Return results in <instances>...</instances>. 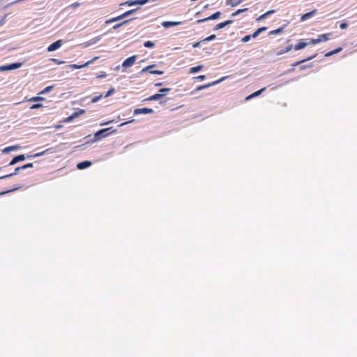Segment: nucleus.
<instances>
[{"label": "nucleus", "mask_w": 357, "mask_h": 357, "mask_svg": "<svg viewBox=\"0 0 357 357\" xmlns=\"http://www.w3.org/2000/svg\"><path fill=\"white\" fill-rule=\"evenodd\" d=\"M63 44V40H58L54 43H52V44H50L48 47H47V51L48 52H54V51H56V50H58L59 48L61 47V46Z\"/></svg>", "instance_id": "obj_8"}, {"label": "nucleus", "mask_w": 357, "mask_h": 357, "mask_svg": "<svg viewBox=\"0 0 357 357\" xmlns=\"http://www.w3.org/2000/svg\"><path fill=\"white\" fill-rule=\"evenodd\" d=\"M259 35V33H257V31L256 30L252 34H251L252 38H256Z\"/></svg>", "instance_id": "obj_48"}, {"label": "nucleus", "mask_w": 357, "mask_h": 357, "mask_svg": "<svg viewBox=\"0 0 357 357\" xmlns=\"http://www.w3.org/2000/svg\"><path fill=\"white\" fill-rule=\"evenodd\" d=\"M144 46L146 48H151L155 46V43L151 40H147L144 42Z\"/></svg>", "instance_id": "obj_26"}, {"label": "nucleus", "mask_w": 357, "mask_h": 357, "mask_svg": "<svg viewBox=\"0 0 357 357\" xmlns=\"http://www.w3.org/2000/svg\"><path fill=\"white\" fill-rule=\"evenodd\" d=\"M44 98L42 97L36 96V97H33V98H31L30 101H39V100H42Z\"/></svg>", "instance_id": "obj_39"}, {"label": "nucleus", "mask_w": 357, "mask_h": 357, "mask_svg": "<svg viewBox=\"0 0 357 357\" xmlns=\"http://www.w3.org/2000/svg\"><path fill=\"white\" fill-rule=\"evenodd\" d=\"M162 85V83H161V82H158V83L155 84V86H157V87L160 86Z\"/></svg>", "instance_id": "obj_54"}, {"label": "nucleus", "mask_w": 357, "mask_h": 357, "mask_svg": "<svg viewBox=\"0 0 357 357\" xmlns=\"http://www.w3.org/2000/svg\"><path fill=\"white\" fill-rule=\"evenodd\" d=\"M86 111L84 109H78L77 111L73 112L70 116H69L68 117H67L66 119H65V122H70L71 121H73L74 119L75 118H77L78 116H79L80 115L82 114H85Z\"/></svg>", "instance_id": "obj_7"}, {"label": "nucleus", "mask_w": 357, "mask_h": 357, "mask_svg": "<svg viewBox=\"0 0 357 357\" xmlns=\"http://www.w3.org/2000/svg\"><path fill=\"white\" fill-rule=\"evenodd\" d=\"M251 36L250 35H246L242 39H241V42L242 43H247L248 42L250 39H251Z\"/></svg>", "instance_id": "obj_33"}, {"label": "nucleus", "mask_w": 357, "mask_h": 357, "mask_svg": "<svg viewBox=\"0 0 357 357\" xmlns=\"http://www.w3.org/2000/svg\"><path fill=\"white\" fill-rule=\"evenodd\" d=\"M265 90H266V87L262 88V89H259V90H258V91L251 93L250 95L248 96L245 98V100H250V99H252L253 98H255V97L259 96L260 94H261L262 92H264Z\"/></svg>", "instance_id": "obj_13"}, {"label": "nucleus", "mask_w": 357, "mask_h": 357, "mask_svg": "<svg viewBox=\"0 0 357 357\" xmlns=\"http://www.w3.org/2000/svg\"><path fill=\"white\" fill-rule=\"evenodd\" d=\"M348 27V24L346 22H342L340 24V28L341 29H345Z\"/></svg>", "instance_id": "obj_40"}, {"label": "nucleus", "mask_w": 357, "mask_h": 357, "mask_svg": "<svg viewBox=\"0 0 357 357\" xmlns=\"http://www.w3.org/2000/svg\"><path fill=\"white\" fill-rule=\"evenodd\" d=\"M232 23H233V20H229L223 22L225 27L227 25L231 24Z\"/></svg>", "instance_id": "obj_44"}, {"label": "nucleus", "mask_w": 357, "mask_h": 357, "mask_svg": "<svg viewBox=\"0 0 357 357\" xmlns=\"http://www.w3.org/2000/svg\"><path fill=\"white\" fill-rule=\"evenodd\" d=\"M96 58H94L92 60H90L87 62H86L84 64H82V65H78V64H70V65H68L67 66L68 68H73V69H81L82 68H84V67H86L88 66L89 64L92 63L93 60L96 59Z\"/></svg>", "instance_id": "obj_9"}, {"label": "nucleus", "mask_w": 357, "mask_h": 357, "mask_svg": "<svg viewBox=\"0 0 357 357\" xmlns=\"http://www.w3.org/2000/svg\"><path fill=\"white\" fill-rule=\"evenodd\" d=\"M275 13V10H268L267 11L266 13H264L263 15H260L257 19V21H261V20H263L264 19H266L268 16L271 15V14L274 13Z\"/></svg>", "instance_id": "obj_18"}, {"label": "nucleus", "mask_w": 357, "mask_h": 357, "mask_svg": "<svg viewBox=\"0 0 357 357\" xmlns=\"http://www.w3.org/2000/svg\"><path fill=\"white\" fill-rule=\"evenodd\" d=\"M112 128V127L106 128H102V129H100V130H98L94 132V134H105V132H107V134H114L115 132L117 131L116 130H112L111 132H107Z\"/></svg>", "instance_id": "obj_15"}, {"label": "nucleus", "mask_w": 357, "mask_h": 357, "mask_svg": "<svg viewBox=\"0 0 357 357\" xmlns=\"http://www.w3.org/2000/svg\"><path fill=\"white\" fill-rule=\"evenodd\" d=\"M119 69H120V66L119 65L114 68L115 70H119Z\"/></svg>", "instance_id": "obj_55"}, {"label": "nucleus", "mask_w": 357, "mask_h": 357, "mask_svg": "<svg viewBox=\"0 0 357 357\" xmlns=\"http://www.w3.org/2000/svg\"><path fill=\"white\" fill-rule=\"evenodd\" d=\"M54 89V86H48L45 87L40 93V94H45L49 92H50Z\"/></svg>", "instance_id": "obj_25"}, {"label": "nucleus", "mask_w": 357, "mask_h": 357, "mask_svg": "<svg viewBox=\"0 0 357 357\" xmlns=\"http://www.w3.org/2000/svg\"><path fill=\"white\" fill-rule=\"evenodd\" d=\"M42 107H43L42 104H40V103H36V104H33L30 108L31 109H36L40 108Z\"/></svg>", "instance_id": "obj_34"}, {"label": "nucleus", "mask_w": 357, "mask_h": 357, "mask_svg": "<svg viewBox=\"0 0 357 357\" xmlns=\"http://www.w3.org/2000/svg\"><path fill=\"white\" fill-rule=\"evenodd\" d=\"M7 70H10L8 64L0 66V71H7Z\"/></svg>", "instance_id": "obj_36"}, {"label": "nucleus", "mask_w": 357, "mask_h": 357, "mask_svg": "<svg viewBox=\"0 0 357 357\" xmlns=\"http://www.w3.org/2000/svg\"><path fill=\"white\" fill-rule=\"evenodd\" d=\"M155 0H129L126 2H123L120 4V6H132L135 5H141L143 6L146 3H147L149 1H154Z\"/></svg>", "instance_id": "obj_3"}, {"label": "nucleus", "mask_w": 357, "mask_h": 357, "mask_svg": "<svg viewBox=\"0 0 357 357\" xmlns=\"http://www.w3.org/2000/svg\"><path fill=\"white\" fill-rule=\"evenodd\" d=\"M243 1H244V0H238L237 1L234 2V3L231 4V6L232 7L237 6L238 5L241 3Z\"/></svg>", "instance_id": "obj_42"}, {"label": "nucleus", "mask_w": 357, "mask_h": 357, "mask_svg": "<svg viewBox=\"0 0 357 357\" xmlns=\"http://www.w3.org/2000/svg\"><path fill=\"white\" fill-rule=\"evenodd\" d=\"M163 96H165L164 93H156L149 96V98L144 100V101H153V100H158L161 99Z\"/></svg>", "instance_id": "obj_11"}, {"label": "nucleus", "mask_w": 357, "mask_h": 357, "mask_svg": "<svg viewBox=\"0 0 357 357\" xmlns=\"http://www.w3.org/2000/svg\"><path fill=\"white\" fill-rule=\"evenodd\" d=\"M195 78L197 79H199L200 81H202V80L205 79L206 76L202 75H199V76H197V77H196Z\"/></svg>", "instance_id": "obj_47"}, {"label": "nucleus", "mask_w": 357, "mask_h": 357, "mask_svg": "<svg viewBox=\"0 0 357 357\" xmlns=\"http://www.w3.org/2000/svg\"><path fill=\"white\" fill-rule=\"evenodd\" d=\"M135 17H133V18H131V19H129V20H125V21H123V22H121V23H119V24H116L114 25V26H112V28L110 30H109V31H108V33L112 32V30H116V29H118L119 28H120V27H121V26H122L123 25L128 24L129 22H130V21H132V20H135Z\"/></svg>", "instance_id": "obj_12"}, {"label": "nucleus", "mask_w": 357, "mask_h": 357, "mask_svg": "<svg viewBox=\"0 0 357 357\" xmlns=\"http://www.w3.org/2000/svg\"><path fill=\"white\" fill-rule=\"evenodd\" d=\"M139 9V8H134V9L128 10L121 15H119L116 17H113L112 19L106 20L105 24H111V23L121 20L126 17H129L130 15H132L133 13H136Z\"/></svg>", "instance_id": "obj_1"}, {"label": "nucleus", "mask_w": 357, "mask_h": 357, "mask_svg": "<svg viewBox=\"0 0 357 357\" xmlns=\"http://www.w3.org/2000/svg\"><path fill=\"white\" fill-rule=\"evenodd\" d=\"M80 4L81 3H79V2H75V3H72V4H70L69 6V7H70L72 8H76L79 7L80 6Z\"/></svg>", "instance_id": "obj_37"}, {"label": "nucleus", "mask_w": 357, "mask_h": 357, "mask_svg": "<svg viewBox=\"0 0 357 357\" xmlns=\"http://www.w3.org/2000/svg\"><path fill=\"white\" fill-rule=\"evenodd\" d=\"M107 33H104V35H105ZM102 35L101 36H97V37H95L92 39H91L90 40H89L86 43V47H88V46H90V45H94L96 43H97L98 41L100 40V39L102 38Z\"/></svg>", "instance_id": "obj_14"}, {"label": "nucleus", "mask_w": 357, "mask_h": 357, "mask_svg": "<svg viewBox=\"0 0 357 357\" xmlns=\"http://www.w3.org/2000/svg\"><path fill=\"white\" fill-rule=\"evenodd\" d=\"M102 98V95L100 94V96H96V97H93L92 99H91V102L92 103H95V102H98L101 98Z\"/></svg>", "instance_id": "obj_32"}, {"label": "nucleus", "mask_w": 357, "mask_h": 357, "mask_svg": "<svg viewBox=\"0 0 357 357\" xmlns=\"http://www.w3.org/2000/svg\"><path fill=\"white\" fill-rule=\"evenodd\" d=\"M220 15H221V12L217 11L215 13H213V15L208 17V20H217L218 18H219Z\"/></svg>", "instance_id": "obj_23"}, {"label": "nucleus", "mask_w": 357, "mask_h": 357, "mask_svg": "<svg viewBox=\"0 0 357 357\" xmlns=\"http://www.w3.org/2000/svg\"><path fill=\"white\" fill-rule=\"evenodd\" d=\"M115 92L114 88H111L104 96L105 98H107L110 96H112Z\"/></svg>", "instance_id": "obj_31"}, {"label": "nucleus", "mask_w": 357, "mask_h": 357, "mask_svg": "<svg viewBox=\"0 0 357 357\" xmlns=\"http://www.w3.org/2000/svg\"><path fill=\"white\" fill-rule=\"evenodd\" d=\"M111 122H112V121L107 122V123H102V125H107V124L110 123Z\"/></svg>", "instance_id": "obj_57"}, {"label": "nucleus", "mask_w": 357, "mask_h": 357, "mask_svg": "<svg viewBox=\"0 0 357 357\" xmlns=\"http://www.w3.org/2000/svg\"><path fill=\"white\" fill-rule=\"evenodd\" d=\"M317 13V10L314 9L310 12H308L307 13H305L303 14L301 17V21H305L307 20V19H309L310 17H312L315 13Z\"/></svg>", "instance_id": "obj_16"}, {"label": "nucleus", "mask_w": 357, "mask_h": 357, "mask_svg": "<svg viewBox=\"0 0 357 357\" xmlns=\"http://www.w3.org/2000/svg\"><path fill=\"white\" fill-rule=\"evenodd\" d=\"M308 43L305 42H300L294 46L296 50H300L307 47Z\"/></svg>", "instance_id": "obj_22"}, {"label": "nucleus", "mask_w": 357, "mask_h": 357, "mask_svg": "<svg viewBox=\"0 0 357 357\" xmlns=\"http://www.w3.org/2000/svg\"><path fill=\"white\" fill-rule=\"evenodd\" d=\"M223 28H225L224 24H223V22H220V23H218V24H216L214 26L213 30V31H218V30L223 29Z\"/></svg>", "instance_id": "obj_30"}, {"label": "nucleus", "mask_w": 357, "mask_h": 357, "mask_svg": "<svg viewBox=\"0 0 357 357\" xmlns=\"http://www.w3.org/2000/svg\"><path fill=\"white\" fill-rule=\"evenodd\" d=\"M248 10V8H243V9H238L237 10L236 12L233 13L231 14V16L232 17H236L238 15L242 13H244L245 11H247Z\"/></svg>", "instance_id": "obj_27"}, {"label": "nucleus", "mask_w": 357, "mask_h": 357, "mask_svg": "<svg viewBox=\"0 0 357 357\" xmlns=\"http://www.w3.org/2000/svg\"><path fill=\"white\" fill-rule=\"evenodd\" d=\"M226 79V77H223L216 81H214L211 83H209V84H204V85H201V86H199L197 87L196 89V91H202V90H204V89H208L209 88L210 86H214V85H216L220 82H222V81H224L225 79Z\"/></svg>", "instance_id": "obj_5"}, {"label": "nucleus", "mask_w": 357, "mask_h": 357, "mask_svg": "<svg viewBox=\"0 0 357 357\" xmlns=\"http://www.w3.org/2000/svg\"><path fill=\"white\" fill-rule=\"evenodd\" d=\"M154 111L151 108H137L135 109L133 112L134 115H138V114H153Z\"/></svg>", "instance_id": "obj_6"}, {"label": "nucleus", "mask_w": 357, "mask_h": 357, "mask_svg": "<svg viewBox=\"0 0 357 357\" xmlns=\"http://www.w3.org/2000/svg\"><path fill=\"white\" fill-rule=\"evenodd\" d=\"M332 55H333V54H332V51L328 52H327V53H326V54H325V56H326V57H328V56H332Z\"/></svg>", "instance_id": "obj_53"}, {"label": "nucleus", "mask_w": 357, "mask_h": 357, "mask_svg": "<svg viewBox=\"0 0 357 357\" xmlns=\"http://www.w3.org/2000/svg\"><path fill=\"white\" fill-rule=\"evenodd\" d=\"M292 48H293V45H288L285 48L278 51L277 52V55H282V54H283L284 53H287V52L291 51L292 50Z\"/></svg>", "instance_id": "obj_20"}, {"label": "nucleus", "mask_w": 357, "mask_h": 357, "mask_svg": "<svg viewBox=\"0 0 357 357\" xmlns=\"http://www.w3.org/2000/svg\"><path fill=\"white\" fill-rule=\"evenodd\" d=\"M22 63H21V62H15V63H12L8 64L10 70L20 68V67H22Z\"/></svg>", "instance_id": "obj_19"}, {"label": "nucleus", "mask_w": 357, "mask_h": 357, "mask_svg": "<svg viewBox=\"0 0 357 357\" xmlns=\"http://www.w3.org/2000/svg\"><path fill=\"white\" fill-rule=\"evenodd\" d=\"M284 26H281L277 29H275V30H273V31H271L269 33H268V35H276V34H280L281 33L283 30H284Z\"/></svg>", "instance_id": "obj_24"}, {"label": "nucleus", "mask_w": 357, "mask_h": 357, "mask_svg": "<svg viewBox=\"0 0 357 357\" xmlns=\"http://www.w3.org/2000/svg\"><path fill=\"white\" fill-rule=\"evenodd\" d=\"M319 43V40L318 38H316V39H311L310 41V44H312V45H315V44H317Z\"/></svg>", "instance_id": "obj_46"}, {"label": "nucleus", "mask_w": 357, "mask_h": 357, "mask_svg": "<svg viewBox=\"0 0 357 357\" xmlns=\"http://www.w3.org/2000/svg\"><path fill=\"white\" fill-rule=\"evenodd\" d=\"M170 90V88H162L159 90V93H164L165 95V93L169 92Z\"/></svg>", "instance_id": "obj_35"}, {"label": "nucleus", "mask_w": 357, "mask_h": 357, "mask_svg": "<svg viewBox=\"0 0 357 357\" xmlns=\"http://www.w3.org/2000/svg\"><path fill=\"white\" fill-rule=\"evenodd\" d=\"M305 68V66H301V69H304Z\"/></svg>", "instance_id": "obj_59"}, {"label": "nucleus", "mask_w": 357, "mask_h": 357, "mask_svg": "<svg viewBox=\"0 0 357 357\" xmlns=\"http://www.w3.org/2000/svg\"><path fill=\"white\" fill-rule=\"evenodd\" d=\"M155 66V64H153V65H150V66H148L145 68H144L139 73V75H142L143 73H146V72H149V73L151 74H153V75H163L164 74V72L162 70H151L152 68H153Z\"/></svg>", "instance_id": "obj_2"}, {"label": "nucleus", "mask_w": 357, "mask_h": 357, "mask_svg": "<svg viewBox=\"0 0 357 357\" xmlns=\"http://www.w3.org/2000/svg\"><path fill=\"white\" fill-rule=\"evenodd\" d=\"M202 42H203L202 40L199 41V42H197V43H194V44L192 45V47H193L194 48L199 47L200 46L201 43H202Z\"/></svg>", "instance_id": "obj_49"}, {"label": "nucleus", "mask_w": 357, "mask_h": 357, "mask_svg": "<svg viewBox=\"0 0 357 357\" xmlns=\"http://www.w3.org/2000/svg\"><path fill=\"white\" fill-rule=\"evenodd\" d=\"M61 126H57L56 127V128H61Z\"/></svg>", "instance_id": "obj_58"}, {"label": "nucleus", "mask_w": 357, "mask_h": 357, "mask_svg": "<svg viewBox=\"0 0 357 357\" xmlns=\"http://www.w3.org/2000/svg\"><path fill=\"white\" fill-rule=\"evenodd\" d=\"M315 56H316V55H313V56H312L308 57V58H307V59H303L302 61H298V62L295 63L294 64H293V66H298V64H300V63H303V62H305V61H306L311 60V59H314Z\"/></svg>", "instance_id": "obj_29"}, {"label": "nucleus", "mask_w": 357, "mask_h": 357, "mask_svg": "<svg viewBox=\"0 0 357 357\" xmlns=\"http://www.w3.org/2000/svg\"><path fill=\"white\" fill-rule=\"evenodd\" d=\"M52 61H53L55 63H56V64H62V63H65V61H60V60H59V59H52Z\"/></svg>", "instance_id": "obj_45"}, {"label": "nucleus", "mask_w": 357, "mask_h": 357, "mask_svg": "<svg viewBox=\"0 0 357 357\" xmlns=\"http://www.w3.org/2000/svg\"><path fill=\"white\" fill-rule=\"evenodd\" d=\"M332 35V33H328L325 34H321L318 36L319 43L322 41H327L329 40L330 36Z\"/></svg>", "instance_id": "obj_17"}, {"label": "nucleus", "mask_w": 357, "mask_h": 357, "mask_svg": "<svg viewBox=\"0 0 357 357\" xmlns=\"http://www.w3.org/2000/svg\"><path fill=\"white\" fill-rule=\"evenodd\" d=\"M233 0H226V4L231 6L234 2H232Z\"/></svg>", "instance_id": "obj_51"}, {"label": "nucleus", "mask_w": 357, "mask_h": 357, "mask_svg": "<svg viewBox=\"0 0 357 357\" xmlns=\"http://www.w3.org/2000/svg\"><path fill=\"white\" fill-rule=\"evenodd\" d=\"M133 121H134V120H132V121H127V122H125V123H122L121 124L119 125L118 126H119V127H121V126H124V125H126V124H128V123H130V122H132Z\"/></svg>", "instance_id": "obj_52"}, {"label": "nucleus", "mask_w": 357, "mask_h": 357, "mask_svg": "<svg viewBox=\"0 0 357 357\" xmlns=\"http://www.w3.org/2000/svg\"><path fill=\"white\" fill-rule=\"evenodd\" d=\"M294 69V68H291V69H289L287 73H290V72H292Z\"/></svg>", "instance_id": "obj_56"}, {"label": "nucleus", "mask_w": 357, "mask_h": 357, "mask_svg": "<svg viewBox=\"0 0 357 357\" xmlns=\"http://www.w3.org/2000/svg\"><path fill=\"white\" fill-rule=\"evenodd\" d=\"M267 30V27L266 26H262V27H260L259 29H257V33H259V34Z\"/></svg>", "instance_id": "obj_38"}, {"label": "nucleus", "mask_w": 357, "mask_h": 357, "mask_svg": "<svg viewBox=\"0 0 357 357\" xmlns=\"http://www.w3.org/2000/svg\"><path fill=\"white\" fill-rule=\"evenodd\" d=\"M215 38H216V35L212 34V35L206 37V38L203 39L202 41L209 42V41H212V40H215Z\"/></svg>", "instance_id": "obj_28"}, {"label": "nucleus", "mask_w": 357, "mask_h": 357, "mask_svg": "<svg viewBox=\"0 0 357 357\" xmlns=\"http://www.w3.org/2000/svg\"><path fill=\"white\" fill-rule=\"evenodd\" d=\"M107 73H102L100 75H99L98 76V78H104V77H107Z\"/></svg>", "instance_id": "obj_50"}, {"label": "nucleus", "mask_w": 357, "mask_h": 357, "mask_svg": "<svg viewBox=\"0 0 357 357\" xmlns=\"http://www.w3.org/2000/svg\"><path fill=\"white\" fill-rule=\"evenodd\" d=\"M182 22H172V21H165V22H162V26L164 27V28H169L171 26H178L179 24H181Z\"/></svg>", "instance_id": "obj_10"}, {"label": "nucleus", "mask_w": 357, "mask_h": 357, "mask_svg": "<svg viewBox=\"0 0 357 357\" xmlns=\"http://www.w3.org/2000/svg\"><path fill=\"white\" fill-rule=\"evenodd\" d=\"M342 50V47H338L337 49H335L334 50H332V54L333 55V54H337L339 53L340 52H341Z\"/></svg>", "instance_id": "obj_41"}, {"label": "nucleus", "mask_w": 357, "mask_h": 357, "mask_svg": "<svg viewBox=\"0 0 357 357\" xmlns=\"http://www.w3.org/2000/svg\"><path fill=\"white\" fill-rule=\"evenodd\" d=\"M137 59V55H132L126 59H125L122 63V67L124 68H127L131 67L135 62Z\"/></svg>", "instance_id": "obj_4"}, {"label": "nucleus", "mask_w": 357, "mask_h": 357, "mask_svg": "<svg viewBox=\"0 0 357 357\" xmlns=\"http://www.w3.org/2000/svg\"><path fill=\"white\" fill-rule=\"evenodd\" d=\"M202 68H203V66H202V65L192 67L190 68V73H191V74L197 73L199 71H200Z\"/></svg>", "instance_id": "obj_21"}, {"label": "nucleus", "mask_w": 357, "mask_h": 357, "mask_svg": "<svg viewBox=\"0 0 357 357\" xmlns=\"http://www.w3.org/2000/svg\"><path fill=\"white\" fill-rule=\"evenodd\" d=\"M206 21H208V17H206V18H204V19H201V20H198L196 21V23L197 24H201V23H203L204 22H206Z\"/></svg>", "instance_id": "obj_43"}]
</instances>
